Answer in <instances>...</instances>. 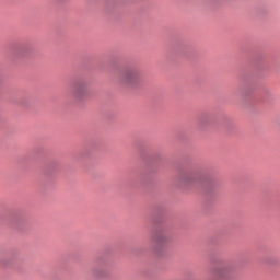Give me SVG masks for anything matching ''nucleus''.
<instances>
[{
    "instance_id": "f257e3e1",
    "label": "nucleus",
    "mask_w": 280,
    "mask_h": 280,
    "mask_svg": "<svg viewBox=\"0 0 280 280\" xmlns=\"http://www.w3.org/2000/svg\"><path fill=\"white\" fill-rule=\"evenodd\" d=\"M137 80H139V74L135 70H126L120 74L122 84H136Z\"/></svg>"
},
{
    "instance_id": "f03ea898",
    "label": "nucleus",
    "mask_w": 280,
    "mask_h": 280,
    "mask_svg": "<svg viewBox=\"0 0 280 280\" xmlns=\"http://www.w3.org/2000/svg\"><path fill=\"white\" fill-rule=\"evenodd\" d=\"M153 244L155 248H165V245L170 244V236H167L164 232H158L153 236Z\"/></svg>"
},
{
    "instance_id": "7ed1b4c3",
    "label": "nucleus",
    "mask_w": 280,
    "mask_h": 280,
    "mask_svg": "<svg viewBox=\"0 0 280 280\" xmlns=\"http://www.w3.org/2000/svg\"><path fill=\"white\" fill-rule=\"evenodd\" d=\"M88 91H89V85L84 82L77 83L73 89V93L75 97H83V95H86Z\"/></svg>"
},
{
    "instance_id": "20e7f679",
    "label": "nucleus",
    "mask_w": 280,
    "mask_h": 280,
    "mask_svg": "<svg viewBox=\"0 0 280 280\" xmlns=\"http://www.w3.org/2000/svg\"><path fill=\"white\" fill-rule=\"evenodd\" d=\"M185 180L186 183H194L196 180V175H188Z\"/></svg>"
}]
</instances>
